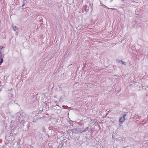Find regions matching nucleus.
<instances>
[{
    "instance_id": "nucleus-2",
    "label": "nucleus",
    "mask_w": 148,
    "mask_h": 148,
    "mask_svg": "<svg viewBox=\"0 0 148 148\" xmlns=\"http://www.w3.org/2000/svg\"><path fill=\"white\" fill-rule=\"evenodd\" d=\"M126 114H125L123 115V116L119 120V122L120 123H122L124 122L125 119V116H126Z\"/></svg>"
},
{
    "instance_id": "nucleus-11",
    "label": "nucleus",
    "mask_w": 148,
    "mask_h": 148,
    "mask_svg": "<svg viewBox=\"0 0 148 148\" xmlns=\"http://www.w3.org/2000/svg\"><path fill=\"white\" fill-rule=\"evenodd\" d=\"M16 35H17L18 34V33H17V32H16Z\"/></svg>"
},
{
    "instance_id": "nucleus-13",
    "label": "nucleus",
    "mask_w": 148,
    "mask_h": 148,
    "mask_svg": "<svg viewBox=\"0 0 148 148\" xmlns=\"http://www.w3.org/2000/svg\"><path fill=\"white\" fill-rule=\"evenodd\" d=\"M18 117V119H19V117Z\"/></svg>"
},
{
    "instance_id": "nucleus-4",
    "label": "nucleus",
    "mask_w": 148,
    "mask_h": 148,
    "mask_svg": "<svg viewBox=\"0 0 148 148\" xmlns=\"http://www.w3.org/2000/svg\"><path fill=\"white\" fill-rule=\"evenodd\" d=\"M88 130V127H87L85 128V129L83 130L82 131V132H84L87 131Z\"/></svg>"
},
{
    "instance_id": "nucleus-12",
    "label": "nucleus",
    "mask_w": 148,
    "mask_h": 148,
    "mask_svg": "<svg viewBox=\"0 0 148 148\" xmlns=\"http://www.w3.org/2000/svg\"><path fill=\"white\" fill-rule=\"evenodd\" d=\"M23 121H21V123H23Z\"/></svg>"
},
{
    "instance_id": "nucleus-14",
    "label": "nucleus",
    "mask_w": 148,
    "mask_h": 148,
    "mask_svg": "<svg viewBox=\"0 0 148 148\" xmlns=\"http://www.w3.org/2000/svg\"><path fill=\"white\" fill-rule=\"evenodd\" d=\"M58 148H60V147H59V146H58Z\"/></svg>"
},
{
    "instance_id": "nucleus-1",
    "label": "nucleus",
    "mask_w": 148,
    "mask_h": 148,
    "mask_svg": "<svg viewBox=\"0 0 148 148\" xmlns=\"http://www.w3.org/2000/svg\"><path fill=\"white\" fill-rule=\"evenodd\" d=\"M60 108H61L58 105H53L52 109L57 113H59L60 112Z\"/></svg>"
},
{
    "instance_id": "nucleus-6",
    "label": "nucleus",
    "mask_w": 148,
    "mask_h": 148,
    "mask_svg": "<svg viewBox=\"0 0 148 148\" xmlns=\"http://www.w3.org/2000/svg\"><path fill=\"white\" fill-rule=\"evenodd\" d=\"M3 62V60L2 58L1 59V60L0 62V65H1Z\"/></svg>"
},
{
    "instance_id": "nucleus-8",
    "label": "nucleus",
    "mask_w": 148,
    "mask_h": 148,
    "mask_svg": "<svg viewBox=\"0 0 148 148\" xmlns=\"http://www.w3.org/2000/svg\"><path fill=\"white\" fill-rule=\"evenodd\" d=\"M121 62H122V64H124L125 65L126 64H125V62H123V61H121Z\"/></svg>"
},
{
    "instance_id": "nucleus-3",
    "label": "nucleus",
    "mask_w": 148,
    "mask_h": 148,
    "mask_svg": "<svg viewBox=\"0 0 148 148\" xmlns=\"http://www.w3.org/2000/svg\"><path fill=\"white\" fill-rule=\"evenodd\" d=\"M12 28H13V30L15 31H16V30L18 29L17 27L15 26H12Z\"/></svg>"
},
{
    "instance_id": "nucleus-10",
    "label": "nucleus",
    "mask_w": 148,
    "mask_h": 148,
    "mask_svg": "<svg viewBox=\"0 0 148 148\" xmlns=\"http://www.w3.org/2000/svg\"><path fill=\"white\" fill-rule=\"evenodd\" d=\"M3 48V47L2 46L0 47V49H2Z\"/></svg>"
},
{
    "instance_id": "nucleus-9",
    "label": "nucleus",
    "mask_w": 148,
    "mask_h": 148,
    "mask_svg": "<svg viewBox=\"0 0 148 148\" xmlns=\"http://www.w3.org/2000/svg\"><path fill=\"white\" fill-rule=\"evenodd\" d=\"M0 58H3V57L2 56V54L0 53Z\"/></svg>"
},
{
    "instance_id": "nucleus-7",
    "label": "nucleus",
    "mask_w": 148,
    "mask_h": 148,
    "mask_svg": "<svg viewBox=\"0 0 148 148\" xmlns=\"http://www.w3.org/2000/svg\"><path fill=\"white\" fill-rule=\"evenodd\" d=\"M16 115H17L18 116H19V115L21 116V114H20L19 112H17L16 114Z\"/></svg>"
},
{
    "instance_id": "nucleus-5",
    "label": "nucleus",
    "mask_w": 148,
    "mask_h": 148,
    "mask_svg": "<svg viewBox=\"0 0 148 148\" xmlns=\"http://www.w3.org/2000/svg\"><path fill=\"white\" fill-rule=\"evenodd\" d=\"M27 1L26 0H23V5H22V7H23L24 5L25 4L27 3Z\"/></svg>"
}]
</instances>
